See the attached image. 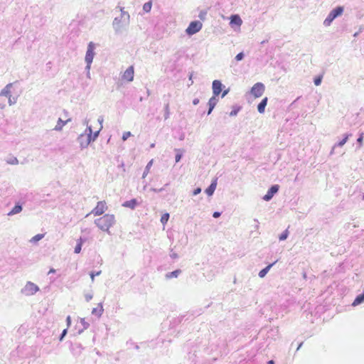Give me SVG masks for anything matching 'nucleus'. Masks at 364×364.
<instances>
[{
    "mask_svg": "<svg viewBox=\"0 0 364 364\" xmlns=\"http://www.w3.org/2000/svg\"><path fill=\"white\" fill-rule=\"evenodd\" d=\"M228 92V90H225L222 94V97H224Z\"/></svg>",
    "mask_w": 364,
    "mask_h": 364,
    "instance_id": "a19ab883",
    "label": "nucleus"
},
{
    "mask_svg": "<svg viewBox=\"0 0 364 364\" xmlns=\"http://www.w3.org/2000/svg\"><path fill=\"white\" fill-rule=\"evenodd\" d=\"M264 92V85L262 82L255 83L251 89V94L255 97H260Z\"/></svg>",
    "mask_w": 364,
    "mask_h": 364,
    "instance_id": "39448f33",
    "label": "nucleus"
},
{
    "mask_svg": "<svg viewBox=\"0 0 364 364\" xmlns=\"http://www.w3.org/2000/svg\"><path fill=\"white\" fill-rule=\"evenodd\" d=\"M91 132H92V130L90 129V134H88V143L90 141V138H91Z\"/></svg>",
    "mask_w": 364,
    "mask_h": 364,
    "instance_id": "79ce46f5",
    "label": "nucleus"
},
{
    "mask_svg": "<svg viewBox=\"0 0 364 364\" xmlns=\"http://www.w3.org/2000/svg\"><path fill=\"white\" fill-rule=\"evenodd\" d=\"M220 213H219V212H215V213H213V216L215 218H217L220 217Z\"/></svg>",
    "mask_w": 364,
    "mask_h": 364,
    "instance_id": "4c0bfd02",
    "label": "nucleus"
},
{
    "mask_svg": "<svg viewBox=\"0 0 364 364\" xmlns=\"http://www.w3.org/2000/svg\"><path fill=\"white\" fill-rule=\"evenodd\" d=\"M243 57H244L243 53H238V54L235 56V60H236L237 61H240V60H242Z\"/></svg>",
    "mask_w": 364,
    "mask_h": 364,
    "instance_id": "2f4dec72",
    "label": "nucleus"
},
{
    "mask_svg": "<svg viewBox=\"0 0 364 364\" xmlns=\"http://www.w3.org/2000/svg\"><path fill=\"white\" fill-rule=\"evenodd\" d=\"M321 80H322V76L316 77L314 79V84H315V85H316V86L320 85V84L321 82Z\"/></svg>",
    "mask_w": 364,
    "mask_h": 364,
    "instance_id": "cd10ccee",
    "label": "nucleus"
},
{
    "mask_svg": "<svg viewBox=\"0 0 364 364\" xmlns=\"http://www.w3.org/2000/svg\"><path fill=\"white\" fill-rule=\"evenodd\" d=\"M100 273H101V271H99V272H96V273H95V272H91V273H90V277H91V279H92V281H94V279H95V276H97V275H100Z\"/></svg>",
    "mask_w": 364,
    "mask_h": 364,
    "instance_id": "473e14b6",
    "label": "nucleus"
},
{
    "mask_svg": "<svg viewBox=\"0 0 364 364\" xmlns=\"http://www.w3.org/2000/svg\"><path fill=\"white\" fill-rule=\"evenodd\" d=\"M11 87V84L7 85L4 90L1 92V95H4L6 97H10V87Z\"/></svg>",
    "mask_w": 364,
    "mask_h": 364,
    "instance_id": "aec40b11",
    "label": "nucleus"
},
{
    "mask_svg": "<svg viewBox=\"0 0 364 364\" xmlns=\"http://www.w3.org/2000/svg\"><path fill=\"white\" fill-rule=\"evenodd\" d=\"M97 136V132H96V133L95 134V136Z\"/></svg>",
    "mask_w": 364,
    "mask_h": 364,
    "instance_id": "de8ad7c7",
    "label": "nucleus"
},
{
    "mask_svg": "<svg viewBox=\"0 0 364 364\" xmlns=\"http://www.w3.org/2000/svg\"><path fill=\"white\" fill-rule=\"evenodd\" d=\"M267 363L268 364H274V360H271L268 361Z\"/></svg>",
    "mask_w": 364,
    "mask_h": 364,
    "instance_id": "49530a36",
    "label": "nucleus"
},
{
    "mask_svg": "<svg viewBox=\"0 0 364 364\" xmlns=\"http://www.w3.org/2000/svg\"><path fill=\"white\" fill-rule=\"evenodd\" d=\"M164 109H165V115H164V117L165 119H168L169 117V114H170V110H169V103L167 102L165 106H164Z\"/></svg>",
    "mask_w": 364,
    "mask_h": 364,
    "instance_id": "b1692460",
    "label": "nucleus"
},
{
    "mask_svg": "<svg viewBox=\"0 0 364 364\" xmlns=\"http://www.w3.org/2000/svg\"><path fill=\"white\" fill-rule=\"evenodd\" d=\"M201 191V189L200 188H198L196 189H195V191H193V195H197L198 193H200Z\"/></svg>",
    "mask_w": 364,
    "mask_h": 364,
    "instance_id": "c9c22d12",
    "label": "nucleus"
},
{
    "mask_svg": "<svg viewBox=\"0 0 364 364\" xmlns=\"http://www.w3.org/2000/svg\"><path fill=\"white\" fill-rule=\"evenodd\" d=\"M151 9V2H147L144 4L143 9L146 12H149Z\"/></svg>",
    "mask_w": 364,
    "mask_h": 364,
    "instance_id": "bb28decb",
    "label": "nucleus"
},
{
    "mask_svg": "<svg viewBox=\"0 0 364 364\" xmlns=\"http://www.w3.org/2000/svg\"><path fill=\"white\" fill-rule=\"evenodd\" d=\"M107 210V205L105 200L99 201L96 206L91 210L90 214L95 216L102 215Z\"/></svg>",
    "mask_w": 364,
    "mask_h": 364,
    "instance_id": "7ed1b4c3",
    "label": "nucleus"
},
{
    "mask_svg": "<svg viewBox=\"0 0 364 364\" xmlns=\"http://www.w3.org/2000/svg\"><path fill=\"white\" fill-rule=\"evenodd\" d=\"M223 85L220 80H215L213 82V92L215 96H218L222 91Z\"/></svg>",
    "mask_w": 364,
    "mask_h": 364,
    "instance_id": "1a4fd4ad",
    "label": "nucleus"
},
{
    "mask_svg": "<svg viewBox=\"0 0 364 364\" xmlns=\"http://www.w3.org/2000/svg\"><path fill=\"white\" fill-rule=\"evenodd\" d=\"M94 49L95 46L92 42H90L87 46V50L85 55V61L89 67L92 62L94 58Z\"/></svg>",
    "mask_w": 364,
    "mask_h": 364,
    "instance_id": "423d86ee",
    "label": "nucleus"
},
{
    "mask_svg": "<svg viewBox=\"0 0 364 364\" xmlns=\"http://www.w3.org/2000/svg\"><path fill=\"white\" fill-rule=\"evenodd\" d=\"M202 23L199 21H192L186 28V32L190 36L193 35L202 28Z\"/></svg>",
    "mask_w": 364,
    "mask_h": 364,
    "instance_id": "20e7f679",
    "label": "nucleus"
},
{
    "mask_svg": "<svg viewBox=\"0 0 364 364\" xmlns=\"http://www.w3.org/2000/svg\"><path fill=\"white\" fill-rule=\"evenodd\" d=\"M364 301V293L358 295L353 301L352 305L353 306H358Z\"/></svg>",
    "mask_w": 364,
    "mask_h": 364,
    "instance_id": "f3484780",
    "label": "nucleus"
},
{
    "mask_svg": "<svg viewBox=\"0 0 364 364\" xmlns=\"http://www.w3.org/2000/svg\"><path fill=\"white\" fill-rule=\"evenodd\" d=\"M131 136V132H124L122 135V140L123 141H125L127 139L128 137H129Z\"/></svg>",
    "mask_w": 364,
    "mask_h": 364,
    "instance_id": "c756f323",
    "label": "nucleus"
},
{
    "mask_svg": "<svg viewBox=\"0 0 364 364\" xmlns=\"http://www.w3.org/2000/svg\"><path fill=\"white\" fill-rule=\"evenodd\" d=\"M242 21L241 18L238 15H232L230 17V24L231 25H237L238 26H241Z\"/></svg>",
    "mask_w": 364,
    "mask_h": 364,
    "instance_id": "9b49d317",
    "label": "nucleus"
},
{
    "mask_svg": "<svg viewBox=\"0 0 364 364\" xmlns=\"http://www.w3.org/2000/svg\"><path fill=\"white\" fill-rule=\"evenodd\" d=\"M54 272H55V270L54 269H53V268H52V269H50L49 270L48 274H51V273H54Z\"/></svg>",
    "mask_w": 364,
    "mask_h": 364,
    "instance_id": "37998d69",
    "label": "nucleus"
},
{
    "mask_svg": "<svg viewBox=\"0 0 364 364\" xmlns=\"http://www.w3.org/2000/svg\"><path fill=\"white\" fill-rule=\"evenodd\" d=\"M279 186L274 185L272 186L267 191V194H265L263 197V199L266 201H269L272 198L274 195L278 191Z\"/></svg>",
    "mask_w": 364,
    "mask_h": 364,
    "instance_id": "6e6552de",
    "label": "nucleus"
},
{
    "mask_svg": "<svg viewBox=\"0 0 364 364\" xmlns=\"http://www.w3.org/2000/svg\"><path fill=\"white\" fill-rule=\"evenodd\" d=\"M134 67L132 65L129 66L123 73L122 79L126 82H132L134 79Z\"/></svg>",
    "mask_w": 364,
    "mask_h": 364,
    "instance_id": "0eeeda50",
    "label": "nucleus"
},
{
    "mask_svg": "<svg viewBox=\"0 0 364 364\" xmlns=\"http://www.w3.org/2000/svg\"><path fill=\"white\" fill-rule=\"evenodd\" d=\"M66 333H67V329H64L63 333H62V335H61V336L60 338V341L63 340V337L66 335Z\"/></svg>",
    "mask_w": 364,
    "mask_h": 364,
    "instance_id": "f704fd0d",
    "label": "nucleus"
},
{
    "mask_svg": "<svg viewBox=\"0 0 364 364\" xmlns=\"http://www.w3.org/2000/svg\"><path fill=\"white\" fill-rule=\"evenodd\" d=\"M152 164H153V159H151V161L147 164V165H146V168H145V171H144V173H143V178H145V177H146V176L149 173V170H150V168H151V167Z\"/></svg>",
    "mask_w": 364,
    "mask_h": 364,
    "instance_id": "4be33fe9",
    "label": "nucleus"
},
{
    "mask_svg": "<svg viewBox=\"0 0 364 364\" xmlns=\"http://www.w3.org/2000/svg\"><path fill=\"white\" fill-rule=\"evenodd\" d=\"M288 236V231L286 230L285 232H284L280 236H279V240H284L287 239Z\"/></svg>",
    "mask_w": 364,
    "mask_h": 364,
    "instance_id": "c85d7f7f",
    "label": "nucleus"
},
{
    "mask_svg": "<svg viewBox=\"0 0 364 364\" xmlns=\"http://www.w3.org/2000/svg\"><path fill=\"white\" fill-rule=\"evenodd\" d=\"M181 273V270H175L173 272H169L166 275L167 279H171L173 277H177L178 275Z\"/></svg>",
    "mask_w": 364,
    "mask_h": 364,
    "instance_id": "412c9836",
    "label": "nucleus"
},
{
    "mask_svg": "<svg viewBox=\"0 0 364 364\" xmlns=\"http://www.w3.org/2000/svg\"><path fill=\"white\" fill-rule=\"evenodd\" d=\"M216 186H217V179H214L211 184L208 186V188H207L205 189V193L208 195V196H212L216 188Z\"/></svg>",
    "mask_w": 364,
    "mask_h": 364,
    "instance_id": "9d476101",
    "label": "nucleus"
},
{
    "mask_svg": "<svg viewBox=\"0 0 364 364\" xmlns=\"http://www.w3.org/2000/svg\"><path fill=\"white\" fill-rule=\"evenodd\" d=\"M114 26H116L117 24V18H115L113 22Z\"/></svg>",
    "mask_w": 364,
    "mask_h": 364,
    "instance_id": "c03bdc74",
    "label": "nucleus"
},
{
    "mask_svg": "<svg viewBox=\"0 0 364 364\" xmlns=\"http://www.w3.org/2000/svg\"><path fill=\"white\" fill-rule=\"evenodd\" d=\"M43 237H44L43 234H38V235H35L34 237H33L32 239L31 240V241L33 242H36L39 241L40 240H41Z\"/></svg>",
    "mask_w": 364,
    "mask_h": 364,
    "instance_id": "393cba45",
    "label": "nucleus"
},
{
    "mask_svg": "<svg viewBox=\"0 0 364 364\" xmlns=\"http://www.w3.org/2000/svg\"><path fill=\"white\" fill-rule=\"evenodd\" d=\"M66 321H67L68 326H69L71 323V318L70 316H67Z\"/></svg>",
    "mask_w": 364,
    "mask_h": 364,
    "instance_id": "e433bc0d",
    "label": "nucleus"
},
{
    "mask_svg": "<svg viewBox=\"0 0 364 364\" xmlns=\"http://www.w3.org/2000/svg\"><path fill=\"white\" fill-rule=\"evenodd\" d=\"M114 215L105 214L103 216L95 220V225L102 231L108 232L109 228L114 224Z\"/></svg>",
    "mask_w": 364,
    "mask_h": 364,
    "instance_id": "f257e3e1",
    "label": "nucleus"
},
{
    "mask_svg": "<svg viewBox=\"0 0 364 364\" xmlns=\"http://www.w3.org/2000/svg\"><path fill=\"white\" fill-rule=\"evenodd\" d=\"M103 311L102 305L99 304L97 307L92 309V314L99 318L102 314Z\"/></svg>",
    "mask_w": 364,
    "mask_h": 364,
    "instance_id": "f8f14e48",
    "label": "nucleus"
},
{
    "mask_svg": "<svg viewBox=\"0 0 364 364\" xmlns=\"http://www.w3.org/2000/svg\"><path fill=\"white\" fill-rule=\"evenodd\" d=\"M26 290L33 294L38 290V287L32 282H28L26 285Z\"/></svg>",
    "mask_w": 364,
    "mask_h": 364,
    "instance_id": "ddd939ff",
    "label": "nucleus"
},
{
    "mask_svg": "<svg viewBox=\"0 0 364 364\" xmlns=\"http://www.w3.org/2000/svg\"><path fill=\"white\" fill-rule=\"evenodd\" d=\"M363 139V134H361L360 136L358 139V141L359 143H362Z\"/></svg>",
    "mask_w": 364,
    "mask_h": 364,
    "instance_id": "ea45409f",
    "label": "nucleus"
},
{
    "mask_svg": "<svg viewBox=\"0 0 364 364\" xmlns=\"http://www.w3.org/2000/svg\"><path fill=\"white\" fill-rule=\"evenodd\" d=\"M218 103V100L216 99V96L212 97L208 102V106H209V110L208 112V114H210L212 112V110L214 109L215 105Z\"/></svg>",
    "mask_w": 364,
    "mask_h": 364,
    "instance_id": "4468645a",
    "label": "nucleus"
},
{
    "mask_svg": "<svg viewBox=\"0 0 364 364\" xmlns=\"http://www.w3.org/2000/svg\"><path fill=\"white\" fill-rule=\"evenodd\" d=\"M274 262L272 263V264H269L267 267H266L265 268H264L263 269H262L259 272V277L262 278L264 277L267 273L269 272V270L270 269V268L274 265Z\"/></svg>",
    "mask_w": 364,
    "mask_h": 364,
    "instance_id": "a211bd4d",
    "label": "nucleus"
},
{
    "mask_svg": "<svg viewBox=\"0 0 364 364\" xmlns=\"http://www.w3.org/2000/svg\"><path fill=\"white\" fill-rule=\"evenodd\" d=\"M267 97H264L260 102L259 104L257 106V110L259 113L262 114L265 111V107L267 106Z\"/></svg>",
    "mask_w": 364,
    "mask_h": 364,
    "instance_id": "2eb2a0df",
    "label": "nucleus"
},
{
    "mask_svg": "<svg viewBox=\"0 0 364 364\" xmlns=\"http://www.w3.org/2000/svg\"><path fill=\"white\" fill-rule=\"evenodd\" d=\"M198 103H199V99L196 98V99H194V100H193V104L194 105H198Z\"/></svg>",
    "mask_w": 364,
    "mask_h": 364,
    "instance_id": "58836bf2",
    "label": "nucleus"
},
{
    "mask_svg": "<svg viewBox=\"0 0 364 364\" xmlns=\"http://www.w3.org/2000/svg\"><path fill=\"white\" fill-rule=\"evenodd\" d=\"M181 156H182L181 154H177L176 155V162H178L181 160Z\"/></svg>",
    "mask_w": 364,
    "mask_h": 364,
    "instance_id": "72a5a7b5",
    "label": "nucleus"
},
{
    "mask_svg": "<svg viewBox=\"0 0 364 364\" xmlns=\"http://www.w3.org/2000/svg\"><path fill=\"white\" fill-rule=\"evenodd\" d=\"M168 219H169V214L164 213L162 215V216L161 218V222L163 225H165L168 222Z\"/></svg>",
    "mask_w": 364,
    "mask_h": 364,
    "instance_id": "5701e85b",
    "label": "nucleus"
},
{
    "mask_svg": "<svg viewBox=\"0 0 364 364\" xmlns=\"http://www.w3.org/2000/svg\"><path fill=\"white\" fill-rule=\"evenodd\" d=\"M82 245V240H80V242L76 245V247H75V253L78 254L80 252Z\"/></svg>",
    "mask_w": 364,
    "mask_h": 364,
    "instance_id": "a878e982",
    "label": "nucleus"
},
{
    "mask_svg": "<svg viewBox=\"0 0 364 364\" xmlns=\"http://www.w3.org/2000/svg\"><path fill=\"white\" fill-rule=\"evenodd\" d=\"M348 138V136H346L343 140H341V141L338 142V145L339 146H343L346 143Z\"/></svg>",
    "mask_w": 364,
    "mask_h": 364,
    "instance_id": "7c9ffc66",
    "label": "nucleus"
},
{
    "mask_svg": "<svg viewBox=\"0 0 364 364\" xmlns=\"http://www.w3.org/2000/svg\"><path fill=\"white\" fill-rule=\"evenodd\" d=\"M21 210H22L21 206L20 205H16L9 213V215L17 214V213H20Z\"/></svg>",
    "mask_w": 364,
    "mask_h": 364,
    "instance_id": "6ab92c4d",
    "label": "nucleus"
},
{
    "mask_svg": "<svg viewBox=\"0 0 364 364\" xmlns=\"http://www.w3.org/2000/svg\"><path fill=\"white\" fill-rule=\"evenodd\" d=\"M137 205V201L136 199H132L130 200L125 201L122 205L126 208H129L131 209H134Z\"/></svg>",
    "mask_w": 364,
    "mask_h": 364,
    "instance_id": "dca6fc26",
    "label": "nucleus"
},
{
    "mask_svg": "<svg viewBox=\"0 0 364 364\" xmlns=\"http://www.w3.org/2000/svg\"><path fill=\"white\" fill-rule=\"evenodd\" d=\"M302 345H303V343H301L299 345V346L297 347L296 350H299L301 348Z\"/></svg>",
    "mask_w": 364,
    "mask_h": 364,
    "instance_id": "a18cd8bd",
    "label": "nucleus"
},
{
    "mask_svg": "<svg viewBox=\"0 0 364 364\" xmlns=\"http://www.w3.org/2000/svg\"><path fill=\"white\" fill-rule=\"evenodd\" d=\"M343 12V6H337L334 9H333L327 16V18L324 20L323 24L326 26H330L331 22L338 16H341Z\"/></svg>",
    "mask_w": 364,
    "mask_h": 364,
    "instance_id": "f03ea898",
    "label": "nucleus"
}]
</instances>
